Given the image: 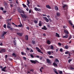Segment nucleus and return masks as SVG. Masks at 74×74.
Wrapping results in <instances>:
<instances>
[{"label":"nucleus","mask_w":74,"mask_h":74,"mask_svg":"<svg viewBox=\"0 0 74 74\" xmlns=\"http://www.w3.org/2000/svg\"><path fill=\"white\" fill-rule=\"evenodd\" d=\"M18 10L19 13H23V14H21V16L22 18H25V19H26L27 18V15H25V12L23 10H22V9H21L20 8H19L18 9Z\"/></svg>","instance_id":"obj_1"},{"label":"nucleus","mask_w":74,"mask_h":74,"mask_svg":"<svg viewBox=\"0 0 74 74\" xmlns=\"http://www.w3.org/2000/svg\"><path fill=\"white\" fill-rule=\"evenodd\" d=\"M62 8H63L64 10H65L67 11V9H68V6L67 5L64 4L62 6Z\"/></svg>","instance_id":"obj_2"},{"label":"nucleus","mask_w":74,"mask_h":74,"mask_svg":"<svg viewBox=\"0 0 74 74\" xmlns=\"http://www.w3.org/2000/svg\"><path fill=\"white\" fill-rule=\"evenodd\" d=\"M7 33V32H5L3 31L2 34V35L1 36V38H4V35L6 34Z\"/></svg>","instance_id":"obj_3"},{"label":"nucleus","mask_w":74,"mask_h":74,"mask_svg":"<svg viewBox=\"0 0 74 74\" xmlns=\"http://www.w3.org/2000/svg\"><path fill=\"white\" fill-rule=\"evenodd\" d=\"M36 49L37 51L38 52H39L41 53H42V54H44V53L41 52V50H40V49H39V48L38 47H36Z\"/></svg>","instance_id":"obj_4"},{"label":"nucleus","mask_w":74,"mask_h":74,"mask_svg":"<svg viewBox=\"0 0 74 74\" xmlns=\"http://www.w3.org/2000/svg\"><path fill=\"white\" fill-rule=\"evenodd\" d=\"M6 50L5 49H1L0 51V53H3L4 52H5Z\"/></svg>","instance_id":"obj_5"},{"label":"nucleus","mask_w":74,"mask_h":74,"mask_svg":"<svg viewBox=\"0 0 74 74\" xmlns=\"http://www.w3.org/2000/svg\"><path fill=\"white\" fill-rule=\"evenodd\" d=\"M46 61L47 63H48L49 64H51V60H50L49 59L47 58Z\"/></svg>","instance_id":"obj_6"},{"label":"nucleus","mask_w":74,"mask_h":74,"mask_svg":"<svg viewBox=\"0 0 74 74\" xmlns=\"http://www.w3.org/2000/svg\"><path fill=\"white\" fill-rule=\"evenodd\" d=\"M43 18L47 22H49V19L47 17H43Z\"/></svg>","instance_id":"obj_7"},{"label":"nucleus","mask_w":74,"mask_h":74,"mask_svg":"<svg viewBox=\"0 0 74 74\" xmlns=\"http://www.w3.org/2000/svg\"><path fill=\"white\" fill-rule=\"evenodd\" d=\"M30 61L31 63H33V64H36V61L30 60Z\"/></svg>","instance_id":"obj_8"},{"label":"nucleus","mask_w":74,"mask_h":74,"mask_svg":"<svg viewBox=\"0 0 74 74\" xmlns=\"http://www.w3.org/2000/svg\"><path fill=\"white\" fill-rule=\"evenodd\" d=\"M17 34L20 37H22V34H23V33H17Z\"/></svg>","instance_id":"obj_9"},{"label":"nucleus","mask_w":74,"mask_h":74,"mask_svg":"<svg viewBox=\"0 0 74 74\" xmlns=\"http://www.w3.org/2000/svg\"><path fill=\"white\" fill-rule=\"evenodd\" d=\"M42 29L45 30H47V28L45 26H44L42 28Z\"/></svg>","instance_id":"obj_10"},{"label":"nucleus","mask_w":74,"mask_h":74,"mask_svg":"<svg viewBox=\"0 0 74 74\" xmlns=\"http://www.w3.org/2000/svg\"><path fill=\"white\" fill-rule=\"evenodd\" d=\"M6 66H5V67H4L3 68L1 69L2 71H4V72H6V71H5V69H6Z\"/></svg>","instance_id":"obj_11"},{"label":"nucleus","mask_w":74,"mask_h":74,"mask_svg":"<svg viewBox=\"0 0 74 74\" xmlns=\"http://www.w3.org/2000/svg\"><path fill=\"white\" fill-rule=\"evenodd\" d=\"M63 37L64 38H68V35L67 34H66L65 36H63Z\"/></svg>","instance_id":"obj_12"},{"label":"nucleus","mask_w":74,"mask_h":74,"mask_svg":"<svg viewBox=\"0 0 74 74\" xmlns=\"http://www.w3.org/2000/svg\"><path fill=\"white\" fill-rule=\"evenodd\" d=\"M29 38L28 37V35H26L25 36V39L26 40H28Z\"/></svg>","instance_id":"obj_13"},{"label":"nucleus","mask_w":74,"mask_h":74,"mask_svg":"<svg viewBox=\"0 0 74 74\" xmlns=\"http://www.w3.org/2000/svg\"><path fill=\"white\" fill-rule=\"evenodd\" d=\"M53 65L54 67H57V66H58V65L56 64V63L55 62L53 63Z\"/></svg>","instance_id":"obj_14"},{"label":"nucleus","mask_w":74,"mask_h":74,"mask_svg":"<svg viewBox=\"0 0 74 74\" xmlns=\"http://www.w3.org/2000/svg\"><path fill=\"white\" fill-rule=\"evenodd\" d=\"M46 8H49V9H51V7L49 5H46Z\"/></svg>","instance_id":"obj_15"},{"label":"nucleus","mask_w":74,"mask_h":74,"mask_svg":"<svg viewBox=\"0 0 74 74\" xmlns=\"http://www.w3.org/2000/svg\"><path fill=\"white\" fill-rule=\"evenodd\" d=\"M53 71L55 72V73L56 74H58V73L56 71V69H53Z\"/></svg>","instance_id":"obj_16"},{"label":"nucleus","mask_w":74,"mask_h":74,"mask_svg":"<svg viewBox=\"0 0 74 74\" xmlns=\"http://www.w3.org/2000/svg\"><path fill=\"white\" fill-rule=\"evenodd\" d=\"M38 25L39 26H42V24H41V21H39V23L38 24Z\"/></svg>","instance_id":"obj_17"},{"label":"nucleus","mask_w":74,"mask_h":74,"mask_svg":"<svg viewBox=\"0 0 74 74\" xmlns=\"http://www.w3.org/2000/svg\"><path fill=\"white\" fill-rule=\"evenodd\" d=\"M55 62H56L57 64H58V63H59V61L57 58L56 59Z\"/></svg>","instance_id":"obj_18"},{"label":"nucleus","mask_w":74,"mask_h":74,"mask_svg":"<svg viewBox=\"0 0 74 74\" xmlns=\"http://www.w3.org/2000/svg\"><path fill=\"white\" fill-rule=\"evenodd\" d=\"M47 44H48L49 45H50V44H51V42L50 41L48 40L47 41Z\"/></svg>","instance_id":"obj_19"},{"label":"nucleus","mask_w":74,"mask_h":74,"mask_svg":"<svg viewBox=\"0 0 74 74\" xmlns=\"http://www.w3.org/2000/svg\"><path fill=\"white\" fill-rule=\"evenodd\" d=\"M55 8L56 10H59V8H58V6H55Z\"/></svg>","instance_id":"obj_20"},{"label":"nucleus","mask_w":74,"mask_h":74,"mask_svg":"<svg viewBox=\"0 0 74 74\" xmlns=\"http://www.w3.org/2000/svg\"><path fill=\"white\" fill-rule=\"evenodd\" d=\"M13 42L14 45H16V40H14L13 41Z\"/></svg>","instance_id":"obj_21"},{"label":"nucleus","mask_w":74,"mask_h":74,"mask_svg":"<svg viewBox=\"0 0 74 74\" xmlns=\"http://www.w3.org/2000/svg\"><path fill=\"white\" fill-rule=\"evenodd\" d=\"M64 32L66 34H69V32L67 30H64Z\"/></svg>","instance_id":"obj_22"},{"label":"nucleus","mask_w":74,"mask_h":74,"mask_svg":"<svg viewBox=\"0 0 74 74\" xmlns=\"http://www.w3.org/2000/svg\"><path fill=\"white\" fill-rule=\"evenodd\" d=\"M56 37H60L59 35V34H58L57 33H56Z\"/></svg>","instance_id":"obj_23"},{"label":"nucleus","mask_w":74,"mask_h":74,"mask_svg":"<svg viewBox=\"0 0 74 74\" xmlns=\"http://www.w3.org/2000/svg\"><path fill=\"white\" fill-rule=\"evenodd\" d=\"M69 46H68V45H66L65 46V49H69Z\"/></svg>","instance_id":"obj_24"},{"label":"nucleus","mask_w":74,"mask_h":74,"mask_svg":"<svg viewBox=\"0 0 74 74\" xmlns=\"http://www.w3.org/2000/svg\"><path fill=\"white\" fill-rule=\"evenodd\" d=\"M18 27H23V25L21 23V25H18Z\"/></svg>","instance_id":"obj_25"},{"label":"nucleus","mask_w":74,"mask_h":74,"mask_svg":"<svg viewBox=\"0 0 74 74\" xmlns=\"http://www.w3.org/2000/svg\"><path fill=\"white\" fill-rule=\"evenodd\" d=\"M57 16H60V13L59 12H57L56 13Z\"/></svg>","instance_id":"obj_26"},{"label":"nucleus","mask_w":74,"mask_h":74,"mask_svg":"<svg viewBox=\"0 0 74 74\" xmlns=\"http://www.w3.org/2000/svg\"><path fill=\"white\" fill-rule=\"evenodd\" d=\"M21 54L22 55H26V54L25 53H24L23 52H22Z\"/></svg>","instance_id":"obj_27"},{"label":"nucleus","mask_w":74,"mask_h":74,"mask_svg":"<svg viewBox=\"0 0 74 74\" xmlns=\"http://www.w3.org/2000/svg\"><path fill=\"white\" fill-rule=\"evenodd\" d=\"M32 44H34V45L35 44V43H36V42L34 41V40H32Z\"/></svg>","instance_id":"obj_28"},{"label":"nucleus","mask_w":74,"mask_h":74,"mask_svg":"<svg viewBox=\"0 0 74 74\" xmlns=\"http://www.w3.org/2000/svg\"><path fill=\"white\" fill-rule=\"evenodd\" d=\"M70 70H74V68L71 66V67L70 68Z\"/></svg>","instance_id":"obj_29"},{"label":"nucleus","mask_w":74,"mask_h":74,"mask_svg":"<svg viewBox=\"0 0 74 74\" xmlns=\"http://www.w3.org/2000/svg\"><path fill=\"white\" fill-rule=\"evenodd\" d=\"M27 2L28 3V4H27V5H28V6H29V4H30V2H29V0H27Z\"/></svg>","instance_id":"obj_30"},{"label":"nucleus","mask_w":74,"mask_h":74,"mask_svg":"<svg viewBox=\"0 0 74 74\" xmlns=\"http://www.w3.org/2000/svg\"><path fill=\"white\" fill-rule=\"evenodd\" d=\"M12 56H14V57H16V56L15 54V53H13V54H12Z\"/></svg>","instance_id":"obj_31"},{"label":"nucleus","mask_w":74,"mask_h":74,"mask_svg":"<svg viewBox=\"0 0 74 74\" xmlns=\"http://www.w3.org/2000/svg\"><path fill=\"white\" fill-rule=\"evenodd\" d=\"M50 48L51 49L53 50V46L52 45H51L50 47Z\"/></svg>","instance_id":"obj_32"},{"label":"nucleus","mask_w":74,"mask_h":74,"mask_svg":"<svg viewBox=\"0 0 74 74\" xmlns=\"http://www.w3.org/2000/svg\"><path fill=\"white\" fill-rule=\"evenodd\" d=\"M4 4L5 5V6H7V2H4Z\"/></svg>","instance_id":"obj_33"},{"label":"nucleus","mask_w":74,"mask_h":74,"mask_svg":"<svg viewBox=\"0 0 74 74\" xmlns=\"http://www.w3.org/2000/svg\"><path fill=\"white\" fill-rule=\"evenodd\" d=\"M69 22L70 23V24L72 26H73V23L71 22L70 21H69Z\"/></svg>","instance_id":"obj_34"},{"label":"nucleus","mask_w":74,"mask_h":74,"mask_svg":"<svg viewBox=\"0 0 74 74\" xmlns=\"http://www.w3.org/2000/svg\"><path fill=\"white\" fill-rule=\"evenodd\" d=\"M38 22V21H37L36 20H35L34 21V22L36 24L37 23V22Z\"/></svg>","instance_id":"obj_35"},{"label":"nucleus","mask_w":74,"mask_h":74,"mask_svg":"<svg viewBox=\"0 0 74 74\" xmlns=\"http://www.w3.org/2000/svg\"><path fill=\"white\" fill-rule=\"evenodd\" d=\"M49 58H51V59H53V57L52 56H49Z\"/></svg>","instance_id":"obj_36"},{"label":"nucleus","mask_w":74,"mask_h":74,"mask_svg":"<svg viewBox=\"0 0 74 74\" xmlns=\"http://www.w3.org/2000/svg\"><path fill=\"white\" fill-rule=\"evenodd\" d=\"M58 45L59 46H61L62 45V44H61V43L59 42L58 44Z\"/></svg>","instance_id":"obj_37"},{"label":"nucleus","mask_w":74,"mask_h":74,"mask_svg":"<svg viewBox=\"0 0 74 74\" xmlns=\"http://www.w3.org/2000/svg\"><path fill=\"white\" fill-rule=\"evenodd\" d=\"M47 53L49 54V55H51V51H49L47 52Z\"/></svg>","instance_id":"obj_38"},{"label":"nucleus","mask_w":74,"mask_h":74,"mask_svg":"<svg viewBox=\"0 0 74 74\" xmlns=\"http://www.w3.org/2000/svg\"><path fill=\"white\" fill-rule=\"evenodd\" d=\"M71 61H72V60L71 59L69 60L68 61V63H70V62H71Z\"/></svg>","instance_id":"obj_39"},{"label":"nucleus","mask_w":74,"mask_h":74,"mask_svg":"<svg viewBox=\"0 0 74 74\" xmlns=\"http://www.w3.org/2000/svg\"><path fill=\"white\" fill-rule=\"evenodd\" d=\"M22 5H23V6L24 7H26V5H25L24 4H23Z\"/></svg>","instance_id":"obj_40"},{"label":"nucleus","mask_w":74,"mask_h":74,"mask_svg":"<svg viewBox=\"0 0 74 74\" xmlns=\"http://www.w3.org/2000/svg\"><path fill=\"white\" fill-rule=\"evenodd\" d=\"M0 9L2 10V11H4V8L3 7H1L0 8Z\"/></svg>","instance_id":"obj_41"},{"label":"nucleus","mask_w":74,"mask_h":74,"mask_svg":"<svg viewBox=\"0 0 74 74\" xmlns=\"http://www.w3.org/2000/svg\"><path fill=\"white\" fill-rule=\"evenodd\" d=\"M30 56L32 58H34V56L32 54H31Z\"/></svg>","instance_id":"obj_42"},{"label":"nucleus","mask_w":74,"mask_h":74,"mask_svg":"<svg viewBox=\"0 0 74 74\" xmlns=\"http://www.w3.org/2000/svg\"><path fill=\"white\" fill-rule=\"evenodd\" d=\"M59 73L60 74H63V72L62 71H60L59 72Z\"/></svg>","instance_id":"obj_43"},{"label":"nucleus","mask_w":74,"mask_h":74,"mask_svg":"<svg viewBox=\"0 0 74 74\" xmlns=\"http://www.w3.org/2000/svg\"><path fill=\"white\" fill-rule=\"evenodd\" d=\"M60 51L61 52H62V51H63V49L61 48L60 49Z\"/></svg>","instance_id":"obj_44"},{"label":"nucleus","mask_w":74,"mask_h":74,"mask_svg":"<svg viewBox=\"0 0 74 74\" xmlns=\"http://www.w3.org/2000/svg\"><path fill=\"white\" fill-rule=\"evenodd\" d=\"M65 53V54H69V51H66Z\"/></svg>","instance_id":"obj_45"},{"label":"nucleus","mask_w":74,"mask_h":74,"mask_svg":"<svg viewBox=\"0 0 74 74\" xmlns=\"http://www.w3.org/2000/svg\"><path fill=\"white\" fill-rule=\"evenodd\" d=\"M34 9H35V11H37V10H38V8H34Z\"/></svg>","instance_id":"obj_46"},{"label":"nucleus","mask_w":74,"mask_h":74,"mask_svg":"<svg viewBox=\"0 0 74 74\" xmlns=\"http://www.w3.org/2000/svg\"><path fill=\"white\" fill-rule=\"evenodd\" d=\"M23 58L24 59V60H26V58L25 57H23Z\"/></svg>","instance_id":"obj_47"},{"label":"nucleus","mask_w":74,"mask_h":74,"mask_svg":"<svg viewBox=\"0 0 74 74\" xmlns=\"http://www.w3.org/2000/svg\"><path fill=\"white\" fill-rule=\"evenodd\" d=\"M30 72H32H32H33V71H34V70H33V69H31L30 70Z\"/></svg>","instance_id":"obj_48"},{"label":"nucleus","mask_w":74,"mask_h":74,"mask_svg":"<svg viewBox=\"0 0 74 74\" xmlns=\"http://www.w3.org/2000/svg\"><path fill=\"white\" fill-rule=\"evenodd\" d=\"M11 20H12V18H11L10 19H8V21H10V22H11Z\"/></svg>","instance_id":"obj_49"},{"label":"nucleus","mask_w":74,"mask_h":74,"mask_svg":"<svg viewBox=\"0 0 74 74\" xmlns=\"http://www.w3.org/2000/svg\"><path fill=\"white\" fill-rule=\"evenodd\" d=\"M3 27L4 28H6V24H4L3 25Z\"/></svg>","instance_id":"obj_50"},{"label":"nucleus","mask_w":74,"mask_h":74,"mask_svg":"<svg viewBox=\"0 0 74 74\" xmlns=\"http://www.w3.org/2000/svg\"><path fill=\"white\" fill-rule=\"evenodd\" d=\"M71 36L69 37L68 38V40H70V39H71Z\"/></svg>","instance_id":"obj_51"},{"label":"nucleus","mask_w":74,"mask_h":74,"mask_svg":"<svg viewBox=\"0 0 74 74\" xmlns=\"http://www.w3.org/2000/svg\"><path fill=\"white\" fill-rule=\"evenodd\" d=\"M3 12L4 13H6V12H7V11H6V10H4Z\"/></svg>","instance_id":"obj_52"},{"label":"nucleus","mask_w":74,"mask_h":74,"mask_svg":"<svg viewBox=\"0 0 74 74\" xmlns=\"http://www.w3.org/2000/svg\"><path fill=\"white\" fill-rule=\"evenodd\" d=\"M33 52L34 51H33V49H31V51H30V52Z\"/></svg>","instance_id":"obj_53"},{"label":"nucleus","mask_w":74,"mask_h":74,"mask_svg":"<svg viewBox=\"0 0 74 74\" xmlns=\"http://www.w3.org/2000/svg\"><path fill=\"white\" fill-rule=\"evenodd\" d=\"M36 58H40V57L38 56H36Z\"/></svg>","instance_id":"obj_54"},{"label":"nucleus","mask_w":74,"mask_h":74,"mask_svg":"<svg viewBox=\"0 0 74 74\" xmlns=\"http://www.w3.org/2000/svg\"><path fill=\"white\" fill-rule=\"evenodd\" d=\"M26 49L27 51H29V50H30V49H29L28 47H27L26 48Z\"/></svg>","instance_id":"obj_55"},{"label":"nucleus","mask_w":74,"mask_h":74,"mask_svg":"<svg viewBox=\"0 0 74 74\" xmlns=\"http://www.w3.org/2000/svg\"><path fill=\"white\" fill-rule=\"evenodd\" d=\"M42 15L43 16H47V15L44 14H42Z\"/></svg>","instance_id":"obj_56"},{"label":"nucleus","mask_w":74,"mask_h":74,"mask_svg":"<svg viewBox=\"0 0 74 74\" xmlns=\"http://www.w3.org/2000/svg\"><path fill=\"white\" fill-rule=\"evenodd\" d=\"M7 28H9L10 27V26L9 25H7Z\"/></svg>","instance_id":"obj_57"},{"label":"nucleus","mask_w":74,"mask_h":74,"mask_svg":"<svg viewBox=\"0 0 74 74\" xmlns=\"http://www.w3.org/2000/svg\"><path fill=\"white\" fill-rule=\"evenodd\" d=\"M9 29H10V30H13V29L11 27Z\"/></svg>","instance_id":"obj_58"},{"label":"nucleus","mask_w":74,"mask_h":74,"mask_svg":"<svg viewBox=\"0 0 74 74\" xmlns=\"http://www.w3.org/2000/svg\"><path fill=\"white\" fill-rule=\"evenodd\" d=\"M31 12H32V11H31V10H29V13L30 14V13H31Z\"/></svg>","instance_id":"obj_59"},{"label":"nucleus","mask_w":74,"mask_h":74,"mask_svg":"<svg viewBox=\"0 0 74 74\" xmlns=\"http://www.w3.org/2000/svg\"><path fill=\"white\" fill-rule=\"evenodd\" d=\"M43 36H46V34L45 33L43 34Z\"/></svg>","instance_id":"obj_60"},{"label":"nucleus","mask_w":74,"mask_h":74,"mask_svg":"<svg viewBox=\"0 0 74 74\" xmlns=\"http://www.w3.org/2000/svg\"><path fill=\"white\" fill-rule=\"evenodd\" d=\"M42 57H41L40 58V60H42Z\"/></svg>","instance_id":"obj_61"},{"label":"nucleus","mask_w":74,"mask_h":74,"mask_svg":"<svg viewBox=\"0 0 74 74\" xmlns=\"http://www.w3.org/2000/svg\"><path fill=\"white\" fill-rule=\"evenodd\" d=\"M37 11H40V9H39V8L38 9Z\"/></svg>","instance_id":"obj_62"},{"label":"nucleus","mask_w":74,"mask_h":74,"mask_svg":"<svg viewBox=\"0 0 74 74\" xmlns=\"http://www.w3.org/2000/svg\"><path fill=\"white\" fill-rule=\"evenodd\" d=\"M5 58H6V59H7V55H5Z\"/></svg>","instance_id":"obj_63"},{"label":"nucleus","mask_w":74,"mask_h":74,"mask_svg":"<svg viewBox=\"0 0 74 74\" xmlns=\"http://www.w3.org/2000/svg\"><path fill=\"white\" fill-rule=\"evenodd\" d=\"M0 68L1 69H3V66H0Z\"/></svg>","instance_id":"obj_64"}]
</instances>
